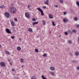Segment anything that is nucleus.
<instances>
[{
  "label": "nucleus",
  "instance_id": "47",
  "mask_svg": "<svg viewBox=\"0 0 79 79\" xmlns=\"http://www.w3.org/2000/svg\"><path fill=\"white\" fill-rule=\"evenodd\" d=\"M10 64H11V65H12V64H11V63H10Z\"/></svg>",
  "mask_w": 79,
  "mask_h": 79
},
{
  "label": "nucleus",
  "instance_id": "34",
  "mask_svg": "<svg viewBox=\"0 0 79 79\" xmlns=\"http://www.w3.org/2000/svg\"><path fill=\"white\" fill-rule=\"evenodd\" d=\"M63 0H60V3H63Z\"/></svg>",
  "mask_w": 79,
  "mask_h": 79
},
{
  "label": "nucleus",
  "instance_id": "3",
  "mask_svg": "<svg viewBox=\"0 0 79 79\" xmlns=\"http://www.w3.org/2000/svg\"><path fill=\"white\" fill-rule=\"evenodd\" d=\"M25 15L26 17L27 18H30V15H29V13H25Z\"/></svg>",
  "mask_w": 79,
  "mask_h": 79
},
{
  "label": "nucleus",
  "instance_id": "23",
  "mask_svg": "<svg viewBox=\"0 0 79 79\" xmlns=\"http://www.w3.org/2000/svg\"><path fill=\"white\" fill-rule=\"evenodd\" d=\"M15 36H11L10 37V38H11V39H15Z\"/></svg>",
  "mask_w": 79,
  "mask_h": 79
},
{
  "label": "nucleus",
  "instance_id": "2",
  "mask_svg": "<svg viewBox=\"0 0 79 79\" xmlns=\"http://www.w3.org/2000/svg\"><path fill=\"white\" fill-rule=\"evenodd\" d=\"M37 9L38 10V11H40L42 16H43V15H44V12L43 11V10H42V9H40V7L37 8Z\"/></svg>",
  "mask_w": 79,
  "mask_h": 79
},
{
  "label": "nucleus",
  "instance_id": "24",
  "mask_svg": "<svg viewBox=\"0 0 79 79\" xmlns=\"http://www.w3.org/2000/svg\"><path fill=\"white\" fill-rule=\"evenodd\" d=\"M13 31H15V32H16V30H15V28L13 27L12 29Z\"/></svg>",
  "mask_w": 79,
  "mask_h": 79
},
{
  "label": "nucleus",
  "instance_id": "51",
  "mask_svg": "<svg viewBox=\"0 0 79 79\" xmlns=\"http://www.w3.org/2000/svg\"><path fill=\"white\" fill-rule=\"evenodd\" d=\"M70 32L71 34H72V32H71L70 31Z\"/></svg>",
  "mask_w": 79,
  "mask_h": 79
},
{
  "label": "nucleus",
  "instance_id": "19",
  "mask_svg": "<svg viewBox=\"0 0 79 79\" xmlns=\"http://www.w3.org/2000/svg\"><path fill=\"white\" fill-rule=\"evenodd\" d=\"M76 5H77L78 6L79 8V2L77 1L76 2Z\"/></svg>",
  "mask_w": 79,
  "mask_h": 79
},
{
  "label": "nucleus",
  "instance_id": "30",
  "mask_svg": "<svg viewBox=\"0 0 79 79\" xmlns=\"http://www.w3.org/2000/svg\"><path fill=\"white\" fill-rule=\"evenodd\" d=\"M52 25L53 26H56L55 24V23L54 22H52Z\"/></svg>",
  "mask_w": 79,
  "mask_h": 79
},
{
  "label": "nucleus",
  "instance_id": "21",
  "mask_svg": "<svg viewBox=\"0 0 79 79\" xmlns=\"http://www.w3.org/2000/svg\"><path fill=\"white\" fill-rule=\"evenodd\" d=\"M32 21H36V19H35V18H33L32 19Z\"/></svg>",
  "mask_w": 79,
  "mask_h": 79
},
{
  "label": "nucleus",
  "instance_id": "17",
  "mask_svg": "<svg viewBox=\"0 0 79 79\" xmlns=\"http://www.w3.org/2000/svg\"><path fill=\"white\" fill-rule=\"evenodd\" d=\"M0 7L1 8H2V9H4L5 8V6H0Z\"/></svg>",
  "mask_w": 79,
  "mask_h": 79
},
{
  "label": "nucleus",
  "instance_id": "27",
  "mask_svg": "<svg viewBox=\"0 0 79 79\" xmlns=\"http://www.w3.org/2000/svg\"><path fill=\"white\" fill-rule=\"evenodd\" d=\"M23 61L24 60H23V59H20V62L21 63H23Z\"/></svg>",
  "mask_w": 79,
  "mask_h": 79
},
{
  "label": "nucleus",
  "instance_id": "7",
  "mask_svg": "<svg viewBox=\"0 0 79 79\" xmlns=\"http://www.w3.org/2000/svg\"><path fill=\"white\" fill-rule=\"evenodd\" d=\"M48 0H46L44 2V3L46 4V5H48Z\"/></svg>",
  "mask_w": 79,
  "mask_h": 79
},
{
  "label": "nucleus",
  "instance_id": "6",
  "mask_svg": "<svg viewBox=\"0 0 79 79\" xmlns=\"http://www.w3.org/2000/svg\"><path fill=\"white\" fill-rule=\"evenodd\" d=\"M0 64L1 66H5V63H4V62H1L0 63Z\"/></svg>",
  "mask_w": 79,
  "mask_h": 79
},
{
  "label": "nucleus",
  "instance_id": "16",
  "mask_svg": "<svg viewBox=\"0 0 79 79\" xmlns=\"http://www.w3.org/2000/svg\"><path fill=\"white\" fill-rule=\"evenodd\" d=\"M42 22L43 23V25H45V21L42 20Z\"/></svg>",
  "mask_w": 79,
  "mask_h": 79
},
{
  "label": "nucleus",
  "instance_id": "45",
  "mask_svg": "<svg viewBox=\"0 0 79 79\" xmlns=\"http://www.w3.org/2000/svg\"><path fill=\"white\" fill-rule=\"evenodd\" d=\"M77 69H79V67H77Z\"/></svg>",
  "mask_w": 79,
  "mask_h": 79
},
{
  "label": "nucleus",
  "instance_id": "5",
  "mask_svg": "<svg viewBox=\"0 0 79 79\" xmlns=\"http://www.w3.org/2000/svg\"><path fill=\"white\" fill-rule=\"evenodd\" d=\"M6 32L8 33L9 34H11V32L10 31V30L9 29H6Z\"/></svg>",
  "mask_w": 79,
  "mask_h": 79
},
{
  "label": "nucleus",
  "instance_id": "48",
  "mask_svg": "<svg viewBox=\"0 0 79 79\" xmlns=\"http://www.w3.org/2000/svg\"><path fill=\"white\" fill-rule=\"evenodd\" d=\"M22 68H23V67H24V65H22Z\"/></svg>",
  "mask_w": 79,
  "mask_h": 79
},
{
  "label": "nucleus",
  "instance_id": "15",
  "mask_svg": "<svg viewBox=\"0 0 79 79\" xmlns=\"http://www.w3.org/2000/svg\"><path fill=\"white\" fill-rule=\"evenodd\" d=\"M50 74H51V75H52V76H54V75H55V73L52 72H50Z\"/></svg>",
  "mask_w": 79,
  "mask_h": 79
},
{
  "label": "nucleus",
  "instance_id": "8",
  "mask_svg": "<svg viewBox=\"0 0 79 79\" xmlns=\"http://www.w3.org/2000/svg\"><path fill=\"white\" fill-rule=\"evenodd\" d=\"M63 21L64 22V23H66L68 21V19H63Z\"/></svg>",
  "mask_w": 79,
  "mask_h": 79
},
{
  "label": "nucleus",
  "instance_id": "43",
  "mask_svg": "<svg viewBox=\"0 0 79 79\" xmlns=\"http://www.w3.org/2000/svg\"><path fill=\"white\" fill-rule=\"evenodd\" d=\"M14 79H17V77H15Z\"/></svg>",
  "mask_w": 79,
  "mask_h": 79
},
{
  "label": "nucleus",
  "instance_id": "10",
  "mask_svg": "<svg viewBox=\"0 0 79 79\" xmlns=\"http://www.w3.org/2000/svg\"><path fill=\"white\" fill-rule=\"evenodd\" d=\"M10 23L12 26H15V23H14L13 21L11 22Z\"/></svg>",
  "mask_w": 79,
  "mask_h": 79
},
{
  "label": "nucleus",
  "instance_id": "13",
  "mask_svg": "<svg viewBox=\"0 0 79 79\" xmlns=\"http://www.w3.org/2000/svg\"><path fill=\"white\" fill-rule=\"evenodd\" d=\"M38 24V22H35L32 23V25L33 26H34L35 24Z\"/></svg>",
  "mask_w": 79,
  "mask_h": 79
},
{
  "label": "nucleus",
  "instance_id": "25",
  "mask_svg": "<svg viewBox=\"0 0 79 79\" xmlns=\"http://www.w3.org/2000/svg\"><path fill=\"white\" fill-rule=\"evenodd\" d=\"M74 19L75 21H77L78 20V19H77V18L75 17L74 18Z\"/></svg>",
  "mask_w": 79,
  "mask_h": 79
},
{
  "label": "nucleus",
  "instance_id": "41",
  "mask_svg": "<svg viewBox=\"0 0 79 79\" xmlns=\"http://www.w3.org/2000/svg\"><path fill=\"white\" fill-rule=\"evenodd\" d=\"M28 8H29V9H30V7H29V6H28Z\"/></svg>",
  "mask_w": 79,
  "mask_h": 79
},
{
  "label": "nucleus",
  "instance_id": "22",
  "mask_svg": "<svg viewBox=\"0 0 79 79\" xmlns=\"http://www.w3.org/2000/svg\"><path fill=\"white\" fill-rule=\"evenodd\" d=\"M75 55H76V56H79V53L78 52H76L75 53Z\"/></svg>",
  "mask_w": 79,
  "mask_h": 79
},
{
  "label": "nucleus",
  "instance_id": "1",
  "mask_svg": "<svg viewBox=\"0 0 79 79\" xmlns=\"http://www.w3.org/2000/svg\"><path fill=\"white\" fill-rule=\"evenodd\" d=\"M10 11L12 13H15L16 12V9L15 8L12 7L10 8Z\"/></svg>",
  "mask_w": 79,
  "mask_h": 79
},
{
  "label": "nucleus",
  "instance_id": "46",
  "mask_svg": "<svg viewBox=\"0 0 79 79\" xmlns=\"http://www.w3.org/2000/svg\"><path fill=\"white\" fill-rule=\"evenodd\" d=\"M14 5V4H12L11 5L12 6H13Z\"/></svg>",
  "mask_w": 79,
  "mask_h": 79
},
{
  "label": "nucleus",
  "instance_id": "26",
  "mask_svg": "<svg viewBox=\"0 0 79 79\" xmlns=\"http://www.w3.org/2000/svg\"><path fill=\"white\" fill-rule=\"evenodd\" d=\"M41 77H42V79H47V78H45L44 77V75L42 76Z\"/></svg>",
  "mask_w": 79,
  "mask_h": 79
},
{
  "label": "nucleus",
  "instance_id": "4",
  "mask_svg": "<svg viewBox=\"0 0 79 79\" xmlns=\"http://www.w3.org/2000/svg\"><path fill=\"white\" fill-rule=\"evenodd\" d=\"M7 18H9V16H10V13L7 12L5 14Z\"/></svg>",
  "mask_w": 79,
  "mask_h": 79
},
{
  "label": "nucleus",
  "instance_id": "40",
  "mask_svg": "<svg viewBox=\"0 0 79 79\" xmlns=\"http://www.w3.org/2000/svg\"><path fill=\"white\" fill-rule=\"evenodd\" d=\"M77 27L79 28V25H78L77 26Z\"/></svg>",
  "mask_w": 79,
  "mask_h": 79
},
{
  "label": "nucleus",
  "instance_id": "31",
  "mask_svg": "<svg viewBox=\"0 0 79 79\" xmlns=\"http://www.w3.org/2000/svg\"><path fill=\"white\" fill-rule=\"evenodd\" d=\"M14 20L15 21H18V20L17 19V18H15Z\"/></svg>",
  "mask_w": 79,
  "mask_h": 79
},
{
  "label": "nucleus",
  "instance_id": "9",
  "mask_svg": "<svg viewBox=\"0 0 79 79\" xmlns=\"http://www.w3.org/2000/svg\"><path fill=\"white\" fill-rule=\"evenodd\" d=\"M49 18L50 19H52L53 18V15L51 14H50L49 16Z\"/></svg>",
  "mask_w": 79,
  "mask_h": 79
},
{
  "label": "nucleus",
  "instance_id": "35",
  "mask_svg": "<svg viewBox=\"0 0 79 79\" xmlns=\"http://www.w3.org/2000/svg\"><path fill=\"white\" fill-rule=\"evenodd\" d=\"M42 8H43L44 9H45V8H46V7L45 6H43Z\"/></svg>",
  "mask_w": 79,
  "mask_h": 79
},
{
  "label": "nucleus",
  "instance_id": "42",
  "mask_svg": "<svg viewBox=\"0 0 79 79\" xmlns=\"http://www.w3.org/2000/svg\"><path fill=\"white\" fill-rule=\"evenodd\" d=\"M19 40H20V41H21V38H20Z\"/></svg>",
  "mask_w": 79,
  "mask_h": 79
},
{
  "label": "nucleus",
  "instance_id": "12",
  "mask_svg": "<svg viewBox=\"0 0 79 79\" xmlns=\"http://www.w3.org/2000/svg\"><path fill=\"white\" fill-rule=\"evenodd\" d=\"M28 31H29V32H33L32 31V28H28Z\"/></svg>",
  "mask_w": 79,
  "mask_h": 79
},
{
  "label": "nucleus",
  "instance_id": "32",
  "mask_svg": "<svg viewBox=\"0 0 79 79\" xmlns=\"http://www.w3.org/2000/svg\"><path fill=\"white\" fill-rule=\"evenodd\" d=\"M54 6L55 7H56V8H57V7H58V6L57 5H54Z\"/></svg>",
  "mask_w": 79,
  "mask_h": 79
},
{
  "label": "nucleus",
  "instance_id": "39",
  "mask_svg": "<svg viewBox=\"0 0 79 79\" xmlns=\"http://www.w3.org/2000/svg\"><path fill=\"white\" fill-rule=\"evenodd\" d=\"M12 71H15V69H12Z\"/></svg>",
  "mask_w": 79,
  "mask_h": 79
},
{
  "label": "nucleus",
  "instance_id": "38",
  "mask_svg": "<svg viewBox=\"0 0 79 79\" xmlns=\"http://www.w3.org/2000/svg\"><path fill=\"white\" fill-rule=\"evenodd\" d=\"M66 14V12H64V15H65Z\"/></svg>",
  "mask_w": 79,
  "mask_h": 79
},
{
  "label": "nucleus",
  "instance_id": "50",
  "mask_svg": "<svg viewBox=\"0 0 79 79\" xmlns=\"http://www.w3.org/2000/svg\"><path fill=\"white\" fill-rule=\"evenodd\" d=\"M0 48H1V45H0Z\"/></svg>",
  "mask_w": 79,
  "mask_h": 79
},
{
  "label": "nucleus",
  "instance_id": "37",
  "mask_svg": "<svg viewBox=\"0 0 79 79\" xmlns=\"http://www.w3.org/2000/svg\"><path fill=\"white\" fill-rule=\"evenodd\" d=\"M70 55L72 57V56H73V54L72 53H70Z\"/></svg>",
  "mask_w": 79,
  "mask_h": 79
},
{
  "label": "nucleus",
  "instance_id": "28",
  "mask_svg": "<svg viewBox=\"0 0 79 79\" xmlns=\"http://www.w3.org/2000/svg\"><path fill=\"white\" fill-rule=\"evenodd\" d=\"M44 57H45L47 56V54H44L43 55Z\"/></svg>",
  "mask_w": 79,
  "mask_h": 79
},
{
  "label": "nucleus",
  "instance_id": "14",
  "mask_svg": "<svg viewBox=\"0 0 79 79\" xmlns=\"http://www.w3.org/2000/svg\"><path fill=\"white\" fill-rule=\"evenodd\" d=\"M50 69L52 71H53V70H55V68L54 67H52L50 68Z\"/></svg>",
  "mask_w": 79,
  "mask_h": 79
},
{
  "label": "nucleus",
  "instance_id": "49",
  "mask_svg": "<svg viewBox=\"0 0 79 79\" xmlns=\"http://www.w3.org/2000/svg\"><path fill=\"white\" fill-rule=\"evenodd\" d=\"M68 42H69V41H68Z\"/></svg>",
  "mask_w": 79,
  "mask_h": 79
},
{
  "label": "nucleus",
  "instance_id": "33",
  "mask_svg": "<svg viewBox=\"0 0 79 79\" xmlns=\"http://www.w3.org/2000/svg\"><path fill=\"white\" fill-rule=\"evenodd\" d=\"M73 32L75 33L76 32V30H73Z\"/></svg>",
  "mask_w": 79,
  "mask_h": 79
},
{
  "label": "nucleus",
  "instance_id": "20",
  "mask_svg": "<svg viewBox=\"0 0 79 79\" xmlns=\"http://www.w3.org/2000/svg\"><path fill=\"white\" fill-rule=\"evenodd\" d=\"M5 53H6V54H7V55H9L10 53H9V52L8 51H5Z\"/></svg>",
  "mask_w": 79,
  "mask_h": 79
},
{
  "label": "nucleus",
  "instance_id": "11",
  "mask_svg": "<svg viewBox=\"0 0 79 79\" xmlns=\"http://www.w3.org/2000/svg\"><path fill=\"white\" fill-rule=\"evenodd\" d=\"M17 49L18 51H20L21 50V48L19 46L17 48Z\"/></svg>",
  "mask_w": 79,
  "mask_h": 79
},
{
  "label": "nucleus",
  "instance_id": "36",
  "mask_svg": "<svg viewBox=\"0 0 79 79\" xmlns=\"http://www.w3.org/2000/svg\"><path fill=\"white\" fill-rule=\"evenodd\" d=\"M69 44H72V41L71 40H69Z\"/></svg>",
  "mask_w": 79,
  "mask_h": 79
},
{
  "label": "nucleus",
  "instance_id": "53",
  "mask_svg": "<svg viewBox=\"0 0 79 79\" xmlns=\"http://www.w3.org/2000/svg\"><path fill=\"white\" fill-rule=\"evenodd\" d=\"M39 30V29H37V30Z\"/></svg>",
  "mask_w": 79,
  "mask_h": 79
},
{
  "label": "nucleus",
  "instance_id": "52",
  "mask_svg": "<svg viewBox=\"0 0 79 79\" xmlns=\"http://www.w3.org/2000/svg\"><path fill=\"white\" fill-rule=\"evenodd\" d=\"M59 37H61V35H60L59 36Z\"/></svg>",
  "mask_w": 79,
  "mask_h": 79
},
{
  "label": "nucleus",
  "instance_id": "29",
  "mask_svg": "<svg viewBox=\"0 0 79 79\" xmlns=\"http://www.w3.org/2000/svg\"><path fill=\"white\" fill-rule=\"evenodd\" d=\"M65 34L66 35H68V34H68V33L67 32H65Z\"/></svg>",
  "mask_w": 79,
  "mask_h": 79
},
{
  "label": "nucleus",
  "instance_id": "44",
  "mask_svg": "<svg viewBox=\"0 0 79 79\" xmlns=\"http://www.w3.org/2000/svg\"><path fill=\"white\" fill-rule=\"evenodd\" d=\"M73 63H74L75 62V60H73Z\"/></svg>",
  "mask_w": 79,
  "mask_h": 79
},
{
  "label": "nucleus",
  "instance_id": "18",
  "mask_svg": "<svg viewBox=\"0 0 79 79\" xmlns=\"http://www.w3.org/2000/svg\"><path fill=\"white\" fill-rule=\"evenodd\" d=\"M35 52H36V53H38V52H39V49H35Z\"/></svg>",
  "mask_w": 79,
  "mask_h": 79
}]
</instances>
